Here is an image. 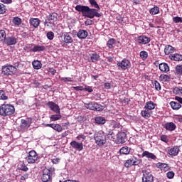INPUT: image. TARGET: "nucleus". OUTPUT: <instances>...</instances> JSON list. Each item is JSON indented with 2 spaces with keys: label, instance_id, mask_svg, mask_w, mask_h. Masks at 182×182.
<instances>
[{
  "label": "nucleus",
  "instance_id": "obj_1",
  "mask_svg": "<svg viewBox=\"0 0 182 182\" xmlns=\"http://www.w3.org/2000/svg\"><path fill=\"white\" fill-rule=\"evenodd\" d=\"M76 11L77 12H82V16H85V18H90V19H93L95 16L97 18H100L102 15L97 13V11L95 9H90L87 6L77 5L75 6Z\"/></svg>",
  "mask_w": 182,
  "mask_h": 182
},
{
  "label": "nucleus",
  "instance_id": "obj_2",
  "mask_svg": "<svg viewBox=\"0 0 182 182\" xmlns=\"http://www.w3.org/2000/svg\"><path fill=\"white\" fill-rule=\"evenodd\" d=\"M15 113V107L11 104H2L0 106V116H11Z\"/></svg>",
  "mask_w": 182,
  "mask_h": 182
},
{
  "label": "nucleus",
  "instance_id": "obj_3",
  "mask_svg": "<svg viewBox=\"0 0 182 182\" xmlns=\"http://www.w3.org/2000/svg\"><path fill=\"white\" fill-rule=\"evenodd\" d=\"M16 73H18L16 66L7 64L1 67V75H3V76H15Z\"/></svg>",
  "mask_w": 182,
  "mask_h": 182
},
{
  "label": "nucleus",
  "instance_id": "obj_4",
  "mask_svg": "<svg viewBox=\"0 0 182 182\" xmlns=\"http://www.w3.org/2000/svg\"><path fill=\"white\" fill-rule=\"evenodd\" d=\"M95 143L97 146H104L106 144V135L103 131H99L94 135Z\"/></svg>",
  "mask_w": 182,
  "mask_h": 182
},
{
  "label": "nucleus",
  "instance_id": "obj_5",
  "mask_svg": "<svg viewBox=\"0 0 182 182\" xmlns=\"http://www.w3.org/2000/svg\"><path fill=\"white\" fill-rule=\"evenodd\" d=\"M38 159L39 156L35 150L30 151L26 157V160L28 164H35V163L38 161Z\"/></svg>",
  "mask_w": 182,
  "mask_h": 182
},
{
  "label": "nucleus",
  "instance_id": "obj_6",
  "mask_svg": "<svg viewBox=\"0 0 182 182\" xmlns=\"http://www.w3.org/2000/svg\"><path fill=\"white\" fill-rule=\"evenodd\" d=\"M117 66L119 69L122 70H126V69H129L132 66L130 61L126 58L123 59L121 62L117 63Z\"/></svg>",
  "mask_w": 182,
  "mask_h": 182
},
{
  "label": "nucleus",
  "instance_id": "obj_7",
  "mask_svg": "<svg viewBox=\"0 0 182 182\" xmlns=\"http://www.w3.org/2000/svg\"><path fill=\"white\" fill-rule=\"evenodd\" d=\"M143 177L142 182H153L154 181V178L151 173L147 170L142 171Z\"/></svg>",
  "mask_w": 182,
  "mask_h": 182
},
{
  "label": "nucleus",
  "instance_id": "obj_8",
  "mask_svg": "<svg viewBox=\"0 0 182 182\" xmlns=\"http://www.w3.org/2000/svg\"><path fill=\"white\" fill-rule=\"evenodd\" d=\"M52 171L49 169H44L43 172V176L41 178L42 181L48 182L52 180Z\"/></svg>",
  "mask_w": 182,
  "mask_h": 182
},
{
  "label": "nucleus",
  "instance_id": "obj_9",
  "mask_svg": "<svg viewBox=\"0 0 182 182\" xmlns=\"http://www.w3.org/2000/svg\"><path fill=\"white\" fill-rule=\"evenodd\" d=\"M127 135L125 132H119L117 135V144H123L127 140Z\"/></svg>",
  "mask_w": 182,
  "mask_h": 182
},
{
  "label": "nucleus",
  "instance_id": "obj_10",
  "mask_svg": "<svg viewBox=\"0 0 182 182\" xmlns=\"http://www.w3.org/2000/svg\"><path fill=\"white\" fill-rule=\"evenodd\" d=\"M120 44V41H117L114 40V38H110L107 42V46L109 49H113L114 48H119V45Z\"/></svg>",
  "mask_w": 182,
  "mask_h": 182
},
{
  "label": "nucleus",
  "instance_id": "obj_11",
  "mask_svg": "<svg viewBox=\"0 0 182 182\" xmlns=\"http://www.w3.org/2000/svg\"><path fill=\"white\" fill-rule=\"evenodd\" d=\"M61 39L64 43H73V38L70 36V33H64L61 36Z\"/></svg>",
  "mask_w": 182,
  "mask_h": 182
},
{
  "label": "nucleus",
  "instance_id": "obj_12",
  "mask_svg": "<svg viewBox=\"0 0 182 182\" xmlns=\"http://www.w3.org/2000/svg\"><path fill=\"white\" fill-rule=\"evenodd\" d=\"M47 106L54 112L55 113H60V108L59 107V105H58L56 103L53 102H48L47 103Z\"/></svg>",
  "mask_w": 182,
  "mask_h": 182
},
{
  "label": "nucleus",
  "instance_id": "obj_13",
  "mask_svg": "<svg viewBox=\"0 0 182 182\" xmlns=\"http://www.w3.org/2000/svg\"><path fill=\"white\" fill-rule=\"evenodd\" d=\"M32 124V119L31 118H27L26 119H21V129H29Z\"/></svg>",
  "mask_w": 182,
  "mask_h": 182
},
{
  "label": "nucleus",
  "instance_id": "obj_14",
  "mask_svg": "<svg viewBox=\"0 0 182 182\" xmlns=\"http://www.w3.org/2000/svg\"><path fill=\"white\" fill-rule=\"evenodd\" d=\"M150 41V38L144 35L139 36L137 38V42L139 45H147V43H149Z\"/></svg>",
  "mask_w": 182,
  "mask_h": 182
},
{
  "label": "nucleus",
  "instance_id": "obj_15",
  "mask_svg": "<svg viewBox=\"0 0 182 182\" xmlns=\"http://www.w3.org/2000/svg\"><path fill=\"white\" fill-rule=\"evenodd\" d=\"M70 146L73 147V149L78 150V151H82V150H83V143L82 142L73 141L70 142Z\"/></svg>",
  "mask_w": 182,
  "mask_h": 182
},
{
  "label": "nucleus",
  "instance_id": "obj_16",
  "mask_svg": "<svg viewBox=\"0 0 182 182\" xmlns=\"http://www.w3.org/2000/svg\"><path fill=\"white\" fill-rule=\"evenodd\" d=\"M17 42H18V41H17L16 38H15L14 36L7 37L4 40V43L6 45H8V46H11L12 45H16Z\"/></svg>",
  "mask_w": 182,
  "mask_h": 182
},
{
  "label": "nucleus",
  "instance_id": "obj_17",
  "mask_svg": "<svg viewBox=\"0 0 182 182\" xmlns=\"http://www.w3.org/2000/svg\"><path fill=\"white\" fill-rule=\"evenodd\" d=\"M46 127H51V129L58 132V133H60V132L63 130L62 126L59 124H46Z\"/></svg>",
  "mask_w": 182,
  "mask_h": 182
},
{
  "label": "nucleus",
  "instance_id": "obj_18",
  "mask_svg": "<svg viewBox=\"0 0 182 182\" xmlns=\"http://www.w3.org/2000/svg\"><path fill=\"white\" fill-rule=\"evenodd\" d=\"M156 167L157 168H160V170H161V171H168V170H170V166H168V164H164V163H157L156 164Z\"/></svg>",
  "mask_w": 182,
  "mask_h": 182
},
{
  "label": "nucleus",
  "instance_id": "obj_19",
  "mask_svg": "<svg viewBox=\"0 0 182 182\" xmlns=\"http://www.w3.org/2000/svg\"><path fill=\"white\" fill-rule=\"evenodd\" d=\"M33 48L30 49L31 52H43L45 50V46L32 44Z\"/></svg>",
  "mask_w": 182,
  "mask_h": 182
},
{
  "label": "nucleus",
  "instance_id": "obj_20",
  "mask_svg": "<svg viewBox=\"0 0 182 182\" xmlns=\"http://www.w3.org/2000/svg\"><path fill=\"white\" fill-rule=\"evenodd\" d=\"M164 129L168 130L169 132H173L176 130V124L174 122H167L164 126Z\"/></svg>",
  "mask_w": 182,
  "mask_h": 182
},
{
  "label": "nucleus",
  "instance_id": "obj_21",
  "mask_svg": "<svg viewBox=\"0 0 182 182\" xmlns=\"http://www.w3.org/2000/svg\"><path fill=\"white\" fill-rule=\"evenodd\" d=\"M156 106H157V105H156V103H154V102L148 101L146 102L144 109H146L151 112V110H154V109H156Z\"/></svg>",
  "mask_w": 182,
  "mask_h": 182
},
{
  "label": "nucleus",
  "instance_id": "obj_22",
  "mask_svg": "<svg viewBox=\"0 0 182 182\" xmlns=\"http://www.w3.org/2000/svg\"><path fill=\"white\" fill-rule=\"evenodd\" d=\"M159 70H161V72H164V73H167L168 72H170V67H168L167 63H162L159 64Z\"/></svg>",
  "mask_w": 182,
  "mask_h": 182
},
{
  "label": "nucleus",
  "instance_id": "obj_23",
  "mask_svg": "<svg viewBox=\"0 0 182 182\" xmlns=\"http://www.w3.org/2000/svg\"><path fill=\"white\" fill-rule=\"evenodd\" d=\"M142 157H146V159H151V160H156L157 159L154 154L149 152L148 151H144L142 153Z\"/></svg>",
  "mask_w": 182,
  "mask_h": 182
},
{
  "label": "nucleus",
  "instance_id": "obj_24",
  "mask_svg": "<svg viewBox=\"0 0 182 182\" xmlns=\"http://www.w3.org/2000/svg\"><path fill=\"white\" fill-rule=\"evenodd\" d=\"M176 52V48L170 45H167L165 46L164 53L165 55H170L171 53H174Z\"/></svg>",
  "mask_w": 182,
  "mask_h": 182
},
{
  "label": "nucleus",
  "instance_id": "obj_25",
  "mask_svg": "<svg viewBox=\"0 0 182 182\" xmlns=\"http://www.w3.org/2000/svg\"><path fill=\"white\" fill-rule=\"evenodd\" d=\"M89 33L85 30H80L77 33V36L79 39H86Z\"/></svg>",
  "mask_w": 182,
  "mask_h": 182
},
{
  "label": "nucleus",
  "instance_id": "obj_26",
  "mask_svg": "<svg viewBox=\"0 0 182 182\" xmlns=\"http://www.w3.org/2000/svg\"><path fill=\"white\" fill-rule=\"evenodd\" d=\"M41 23V20L38 18H31L30 24L33 26V28H38Z\"/></svg>",
  "mask_w": 182,
  "mask_h": 182
},
{
  "label": "nucleus",
  "instance_id": "obj_27",
  "mask_svg": "<svg viewBox=\"0 0 182 182\" xmlns=\"http://www.w3.org/2000/svg\"><path fill=\"white\" fill-rule=\"evenodd\" d=\"M132 166H137V161L131 159L127 160L124 164V167H126L127 168H129V167H132Z\"/></svg>",
  "mask_w": 182,
  "mask_h": 182
},
{
  "label": "nucleus",
  "instance_id": "obj_28",
  "mask_svg": "<svg viewBox=\"0 0 182 182\" xmlns=\"http://www.w3.org/2000/svg\"><path fill=\"white\" fill-rule=\"evenodd\" d=\"M32 65L33 69H36V70H39V69H42V63H41V61L38 60L33 61Z\"/></svg>",
  "mask_w": 182,
  "mask_h": 182
},
{
  "label": "nucleus",
  "instance_id": "obj_29",
  "mask_svg": "<svg viewBox=\"0 0 182 182\" xmlns=\"http://www.w3.org/2000/svg\"><path fill=\"white\" fill-rule=\"evenodd\" d=\"M178 151H180V149H178L177 146H175L168 150V153L170 156H177V154H178Z\"/></svg>",
  "mask_w": 182,
  "mask_h": 182
},
{
  "label": "nucleus",
  "instance_id": "obj_30",
  "mask_svg": "<svg viewBox=\"0 0 182 182\" xmlns=\"http://www.w3.org/2000/svg\"><path fill=\"white\" fill-rule=\"evenodd\" d=\"M151 113L150 109H145V110L141 111V114L144 119H149L151 116Z\"/></svg>",
  "mask_w": 182,
  "mask_h": 182
},
{
  "label": "nucleus",
  "instance_id": "obj_31",
  "mask_svg": "<svg viewBox=\"0 0 182 182\" xmlns=\"http://www.w3.org/2000/svg\"><path fill=\"white\" fill-rule=\"evenodd\" d=\"M107 138L116 143V141L117 140V135H116L113 131H110L107 134Z\"/></svg>",
  "mask_w": 182,
  "mask_h": 182
},
{
  "label": "nucleus",
  "instance_id": "obj_32",
  "mask_svg": "<svg viewBox=\"0 0 182 182\" xmlns=\"http://www.w3.org/2000/svg\"><path fill=\"white\" fill-rule=\"evenodd\" d=\"M170 105L173 110H178L179 109L181 108V105H180V103L176 102L174 101L171 102Z\"/></svg>",
  "mask_w": 182,
  "mask_h": 182
},
{
  "label": "nucleus",
  "instance_id": "obj_33",
  "mask_svg": "<svg viewBox=\"0 0 182 182\" xmlns=\"http://www.w3.org/2000/svg\"><path fill=\"white\" fill-rule=\"evenodd\" d=\"M119 154H124L126 156H127V154H130V148H129L127 146H124V147L121 148L119 150Z\"/></svg>",
  "mask_w": 182,
  "mask_h": 182
},
{
  "label": "nucleus",
  "instance_id": "obj_34",
  "mask_svg": "<svg viewBox=\"0 0 182 182\" xmlns=\"http://www.w3.org/2000/svg\"><path fill=\"white\" fill-rule=\"evenodd\" d=\"M51 122H56L62 119V115L60 113H57V114H53L50 117Z\"/></svg>",
  "mask_w": 182,
  "mask_h": 182
},
{
  "label": "nucleus",
  "instance_id": "obj_35",
  "mask_svg": "<svg viewBox=\"0 0 182 182\" xmlns=\"http://www.w3.org/2000/svg\"><path fill=\"white\" fill-rule=\"evenodd\" d=\"M159 79L161 82H170V80H171L170 75L166 74L161 75Z\"/></svg>",
  "mask_w": 182,
  "mask_h": 182
},
{
  "label": "nucleus",
  "instance_id": "obj_36",
  "mask_svg": "<svg viewBox=\"0 0 182 182\" xmlns=\"http://www.w3.org/2000/svg\"><path fill=\"white\" fill-rule=\"evenodd\" d=\"M171 59L172 60H176V62H181L182 61V55L176 53L171 56Z\"/></svg>",
  "mask_w": 182,
  "mask_h": 182
},
{
  "label": "nucleus",
  "instance_id": "obj_37",
  "mask_svg": "<svg viewBox=\"0 0 182 182\" xmlns=\"http://www.w3.org/2000/svg\"><path fill=\"white\" fill-rule=\"evenodd\" d=\"M95 122L97 124H105L106 123V119L102 117H97L95 118Z\"/></svg>",
  "mask_w": 182,
  "mask_h": 182
},
{
  "label": "nucleus",
  "instance_id": "obj_38",
  "mask_svg": "<svg viewBox=\"0 0 182 182\" xmlns=\"http://www.w3.org/2000/svg\"><path fill=\"white\" fill-rule=\"evenodd\" d=\"M160 12V8L159 6H155L154 8L149 10V14L151 15H157Z\"/></svg>",
  "mask_w": 182,
  "mask_h": 182
},
{
  "label": "nucleus",
  "instance_id": "obj_39",
  "mask_svg": "<svg viewBox=\"0 0 182 182\" xmlns=\"http://www.w3.org/2000/svg\"><path fill=\"white\" fill-rule=\"evenodd\" d=\"M173 93L174 95H178L179 96H182V87H176L173 90Z\"/></svg>",
  "mask_w": 182,
  "mask_h": 182
},
{
  "label": "nucleus",
  "instance_id": "obj_40",
  "mask_svg": "<svg viewBox=\"0 0 182 182\" xmlns=\"http://www.w3.org/2000/svg\"><path fill=\"white\" fill-rule=\"evenodd\" d=\"M14 25H16V26H19L21 23H22V19L19 17H14L12 21Z\"/></svg>",
  "mask_w": 182,
  "mask_h": 182
},
{
  "label": "nucleus",
  "instance_id": "obj_41",
  "mask_svg": "<svg viewBox=\"0 0 182 182\" xmlns=\"http://www.w3.org/2000/svg\"><path fill=\"white\" fill-rule=\"evenodd\" d=\"M87 136V133L80 134L78 136H77L76 139L79 141H84V140H86Z\"/></svg>",
  "mask_w": 182,
  "mask_h": 182
},
{
  "label": "nucleus",
  "instance_id": "obj_42",
  "mask_svg": "<svg viewBox=\"0 0 182 182\" xmlns=\"http://www.w3.org/2000/svg\"><path fill=\"white\" fill-rule=\"evenodd\" d=\"M153 87H155L156 90H161V85H160V82L157 80H155L152 82Z\"/></svg>",
  "mask_w": 182,
  "mask_h": 182
},
{
  "label": "nucleus",
  "instance_id": "obj_43",
  "mask_svg": "<svg viewBox=\"0 0 182 182\" xmlns=\"http://www.w3.org/2000/svg\"><path fill=\"white\" fill-rule=\"evenodd\" d=\"M139 55H140V58H141L143 60H146V59L149 58V53L146 51H141Z\"/></svg>",
  "mask_w": 182,
  "mask_h": 182
},
{
  "label": "nucleus",
  "instance_id": "obj_44",
  "mask_svg": "<svg viewBox=\"0 0 182 182\" xmlns=\"http://www.w3.org/2000/svg\"><path fill=\"white\" fill-rule=\"evenodd\" d=\"M6 13V6L2 3H0V15H4Z\"/></svg>",
  "mask_w": 182,
  "mask_h": 182
},
{
  "label": "nucleus",
  "instance_id": "obj_45",
  "mask_svg": "<svg viewBox=\"0 0 182 182\" xmlns=\"http://www.w3.org/2000/svg\"><path fill=\"white\" fill-rule=\"evenodd\" d=\"M95 102H90L88 104H85V107L90 110H95Z\"/></svg>",
  "mask_w": 182,
  "mask_h": 182
},
{
  "label": "nucleus",
  "instance_id": "obj_46",
  "mask_svg": "<svg viewBox=\"0 0 182 182\" xmlns=\"http://www.w3.org/2000/svg\"><path fill=\"white\" fill-rule=\"evenodd\" d=\"M89 2L92 6H94V8H97V9H100V7L99 6V4H97V2H96V0H89Z\"/></svg>",
  "mask_w": 182,
  "mask_h": 182
},
{
  "label": "nucleus",
  "instance_id": "obj_47",
  "mask_svg": "<svg viewBox=\"0 0 182 182\" xmlns=\"http://www.w3.org/2000/svg\"><path fill=\"white\" fill-rule=\"evenodd\" d=\"M94 110H96L97 112H102V110H103V106L95 102Z\"/></svg>",
  "mask_w": 182,
  "mask_h": 182
},
{
  "label": "nucleus",
  "instance_id": "obj_48",
  "mask_svg": "<svg viewBox=\"0 0 182 182\" xmlns=\"http://www.w3.org/2000/svg\"><path fill=\"white\" fill-rule=\"evenodd\" d=\"M0 100H8V97L5 95L4 90H0Z\"/></svg>",
  "mask_w": 182,
  "mask_h": 182
},
{
  "label": "nucleus",
  "instance_id": "obj_49",
  "mask_svg": "<svg viewBox=\"0 0 182 182\" xmlns=\"http://www.w3.org/2000/svg\"><path fill=\"white\" fill-rule=\"evenodd\" d=\"M47 38L49 39V41H53V39L55 38V33L52 31H49L47 33Z\"/></svg>",
  "mask_w": 182,
  "mask_h": 182
},
{
  "label": "nucleus",
  "instance_id": "obj_50",
  "mask_svg": "<svg viewBox=\"0 0 182 182\" xmlns=\"http://www.w3.org/2000/svg\"><path fill=\"white\" fill-rule=\"evenodd\" d=\"M49 20L52 21V22H56L58 21V17L55 14H52L49 16Z\"/></svg>",
  "mask_w": 182,
  "mask_h": 182
},
{
  "label": "nucleus",
  "instance_id": "obj_51",
  "mask_svg": "<svg viewBox=\"0 0 182 182\" xmlns=\"http://www.w3.org/2000/svg\"><path fill=\"white\" fill-rule=\"evenodd\" d=\"M174 176H175L174 171H168L166 173V177L170 180H171V178H174Z\"/></svg>",
  "mask_w": 182,
  "mask_h": 182
},
{
  "label": "nucleus",
  "instance_id": "obj_52",
  "mask_svg": "<svg viewBox=\"0 0 182 182\" xmlns=\"http://www.w3.org/2000/svg\"><path fill=\"white\" fill-rule=\"evenodd\" d=\"M176 72L177 75H182V65L176 67Z\"/></svg>",
  "mask_w": 182,
  "mask_h": 182
},
{
  "label": "nucleus",
  "instance_id": "obj_53",
  "mask_svg": "<svg viewBox=\"0 0 182 182\" xmlns=\"http://www.w3.org/2000/svg\"><path fill=\"white\" fill-rule=\"evenodd\" d=\"M173 21L175 23H182V18L181 17H173Z\"/></svg>",
  "mask_w": 182,
  "mask_h": 182
},
{
  "label": "nucleus",
  "instance_id": "obj_54",
  "mask_svg": "<svg viewBox=\"0 0 182 182\" xmlns=\"http://www.w3.org/2000/svg\"><path fill=\"white\" fill-rule=\"evenodd\" d=\"M91 60H92V62H97V60H99V55L93 54L91 56Z\"/></svg>",
  "mask_w": 182,
  "mask_h": 182
},
{
  "label": "nucleus",
  "instance_id": "obj_55",
  "mask_svg": "<svg viewBox=\"0 0 182 182\" xmlns=\"http://www.w3.org/2000/svg\"><path fill=\"white\" fill-rule=\"evenodd\" d=\"M6 38V33L4 30H0V39H5Z\"/></svg>",
  "mask_w": 182,
  "mask_h": 182
},
{
  "label": "nucleus",
  "instance_id": "obj_56",
  "mask_svg": "<svg viewBox=\"0 0 182 182\" xmlns=\"http://www.w3.org/2000/svg\"><path fill=\"white\" fill-rule=\"evenodd\" d=\"M161 141H164V143L168 142V138L167 137V135H161Z\"/></svg>",
  "mask_w": 182,
  "mask_h": 182
},
{
  "label": "nucleus",
  "instance_id": "obj_57",
  "mask_svg": "<svg viewBox=\"0 0 182 182\" xmlns=\"http://www.w3.org/2000/svg\"><path fill=\"white\" fill-rule=\"evenodd\" d=\"M173 119L177 120V122L182 123V115H175L173 116Z\"/></svg>",
  "mask_w": 182,
  "mask_h": 182
},
{
  "label": "nucleus",
  "instance_id": "obj_58",
  "mask_svg": "<svg viewBox=\"0 0 182 182\" xmlns=\"http://www.w3.org/2000/svg\"><path fill=\"white\" fill-rule=\"evenodd\" d=\"M84 90H85V92H89V93H92V92H93V88L90 86H85Z\"/></svg>",
  "mask_w": 182,
  "mask_h": 182
},
{
  "label": "nucleus",
  "instance_id": "obj_59",
  "mask_svg": "<svg viewBox=\"0 0 182 182\" xmlns=\"http://www.w3.org/2000/svg\"><path fill=\"white\" fill-rule=\"evenodd\" d=\"M20 170H22V171H28V170H29V168H27V166H26V165H25V164H23L20 167Z\"/></svg>",
  "mask_w": 182,
  "mask_h": 182
},
{
  "label": "nucleus",
  "instance_id": "obj_60",
  "mask_svg": "<svg viewBox=\"0 0 182 182\" xmlns=\"http://www.w3.org/2000/svg\"><path fill=\"white\" fill-rule=\"evenodd\" d=\"M73 89H74V90H77V92L85 90V88H83L82 86L73 87Z\"/></svg>",
  "mask_w": 182,
  "mask_h": 182
},
{
  "label": "nucleus",
  "instance_id": "obj_61",
  "mask_svg": "<svg viewBox=\"0 0 182 182\" xmlns=\"http://www.w3.org/2000/svg\"><path fill=\"white\" fill-rule=\"evenodd\" d=\"M62 80L63 82H73V80H72V77H63Z\"/></svg>",
  "mask_w": 182,
  "mask_h": 182
},
{
  "label": "nucleus",
  "instance_id": "obj_62",
  "mask_svg": "<svg viewBox=\"0 0 182 182\" xmlns=\"http://www.w3.org/2000/svg\"><path fill=\"white\" fill-rule=\"evenodd\" d=\"M48 72L49 73H51V75H55V73H56V70L53 68H49Z\"/></svg>",
  "mask_w": 182,
  "mask_h": 182
},
{
  "label": "nucleus",
  "instance_id": "obj_63",
  "mask_svg": "<svg viewBox=\"0 0 182 182\" xmlns=\"http://www.w3.org/2000/svg\"><path fill=\"white\" fill-rule=\"evenodd\" d=\"M111 87H112V85H110V83L106 82V83L105 84V89H110Z\"/></svg>",
  "mask_w": 182,
  "mask_h": 182
},
{
  "label": "nucleus",
  "instance_id": "obj_64",
  "mask_svg": "<svg viewBox=\"0 0 182 182\" xmlns=\"http://www.w3.org/2000/svg\"><path fill=\"white\" fill-rule=\"evenodd\" d=\"M175 100H177L179 103H181L182 105V97H175Z\"/></svg>",
  "mask_w": 182,
  "mask_h": 182
}]
</instances>
